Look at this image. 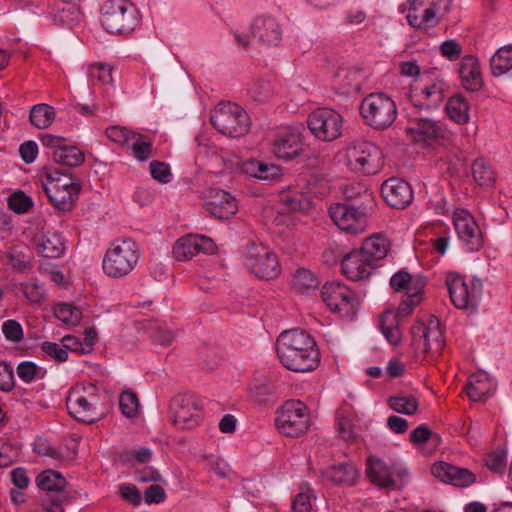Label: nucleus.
Returning a JSON list of instances; mask_svg holds the SVG:
<instances>
[{"instance_id":"obj_46","label":"nucleus","mask_w":512,"mask_h":512,"mask_svg":"<svg viewBox=\"0 0 512 512\" xmlns=\"http://www.w3.org/2000/svg\"><path fill=\"white\" fill-rule=\"evenodd\" d=\"M387 404L393 411L405 415H414L419 406L417 398L413 395L391 396Z\"/></svg>"},{"instance_id":"obj_21","label":"nucleus","mask_w":512,"mask_h":512,"mask_svg":"<svg viewBox=\"0 0 512 512\" xmlns=\"http://www.w3.org/2000/svg\"><path fill=\"white\" fill-rule=\"evenodd\" d=\"M376 270L370 260L358 249L345 253L342 259V273L352 281L368 278Z\"/></svg>"},{"instance_id":"obj_54","label":"nucleus","mask_w":512,"mask_h":512,"mask_svg":"<svg viewBox=\"0 0 512 512\" xmlns=\"http://www.w3.org/2000/svg\"><path fill=\"white\" fill-rule=\"evenodd\" d=\"M16 289L31 303H40L44 299L43 289L36 283L23 282L17 285Z\"/></svg>"},{"instance_id":"obj_27","label":"nucleus","mask_w":512,"mask_h":512,"mask_svg":"<svg viewBox=\"0 0 512 512\" xmlns=\"http://www.w3.org/2000/svg\"><path fill=\"white\" fill-rule=\"evenodd\" d=\"M50 15L55 24L72 25L80 20L79 5L72 0H55L50 7Z\"/></svg>"},{"instance_id":"obj_35","label":"nucleus","mask_w":512,"mask_h":512,"mask_svg":"<svg viewBox=\"0 0 512 512\" xmlns=\"http://www.w3.org/2000/svg\"><path fill=\"white\" fill-rule=\"evenodd\" d=\"M324 476L334 485L352 486L355 484L358 472L353 464L340 463L337 465H332L330 468L325 470Z\"/></svg>"},{"instance_id":"obj_53","label":"nucleus","mask_w":512,"mask_h":512,"mask_svg":"<svg viewBox=\"0 0 512 512\" xmlns=\"http://www.w3.org/2000/svg\"><path fill=\"white\" fill-rule=\"evenodd\" d=\"M9 208L18 213L23 214L29 211L33 206V201L30 196L26 195L23 191L14 192L8 200Z\"/></svg>"},{"instance_id":"obj_9","label":"nucleus","mask_w":512,"mask_h":512,"mask_svg":"<svg viewBox=\"0 0 512 512\" xmlns=\"http://www.w3.org/2000/svg\"><path fill=\"white\" fill-rule=\"evenodd\" d=\"M414 290L417 291L410 295H405L396 311L386 310L381 315L379 323L381 332L388 342L394 346L398 345L402 340L401 321L409 316L423 299L424 293H420V287H414Z\"/></svg>"},{"instance_id":"obj_14","label":"nucleus","mask_w":512,"mask_h":512,"mask_svg":"<svg viewBox=\"0 0 512 512\" xmlns=\"http://www.w3.org/2000/svg\"><path fill=\"white\" fill-rule=\"evenodd\" d=\"M173 424L180 429H193L201 420L202 404L192 394H177L169 405Z\"/></svg>"},{"instance_id":"obj_16","label":"nucleus","mask_w":512,"mask_h":512,"mask_svg":"<svg viewBox=\"0 0 512 512\" xmlns=\"http://www.w3.org/2000/svg\"><path fill=\"white\" fill-rule=\"evenodd\" d=\"M453 224L459 239L471 252L479 251L484 244L482 232L474 217L463 208L453 212Z\"/></svg>"},{"instance_id":"obj_63","label":"nucleus","mask_w":512,"mask_h":512,"mask_svg":"<svg viewBox=\"0 0 512 512\" xmlns=\"http://www.w3.org/2000/svg\"><path fill=\"white\" fill-rule=\"evenodd\" d=\"M166 498L165 490L158 484H152L144 491V501L148 505L163 503Z\"/></svg>"},{"instance_id":"obj_41","label":"nucleus","mask_w":512,"mask_h":512,"mask_svg":"<svg viewBox=\"0 0 512 512\" xmlns=\"http://www.w3.org/2000/svg\"><path fill=\"white\" fill-rule=\"evenodd\" d=\"M36 483L41 490L58 493H62L67 485L63 475L51 469L42 471L36 477Z\"/></svg>"},{"instance_id":"obj_42","label":"nucleus","mask_w":512,"mask_h":512,"mask_svg":"<svg viewBox=\"0 0 512 512\" xmlns=\"http://www.w3.org/2000/svg\"><path fill=\"white\" fill-rule=\"evenodd\" d=\"M319 284L317 275L309 269L298 268L293 275L292 285L298 292L311 294L317 290Z\"/></svg>"},{"instance_id":"obj_7","label":"nucleus","mask_w":512,"mask_h":512,"mask_svg":"<svg viewBox=\"0 0 512 512\" xmlns=\"http://www.w3.org/2000/svg\"><path fill=\"white\" fill-rule=\"evenodd\" d=\"M360 114L371 128H389L396 120L397 109L386 94L371 93L362 100Z\"/></svg>"},{"instance_id":"obj_6","label":"nucleus","mask_w":512,"mask_h":512,"mask_svg":"<svg viewBox=\"0 0 512 512\" xmlns=\"http://www.w3.org/2000/svg\"><path fill=\"white\" fill-rule=\"evenodd\" d=\"M451 6L452 0H413L406 19L412 28L428 32L442 22Z\"/></svg>"},{"instance_id":"obj_50","label":"nucleus","mask_w":512,"mask_h":512,"mask_svg":"<svg viewBox=\"0 0 512 512\" xmlns=\"http://www.w3.org/2000/svg\"><path fill=\"white\" fill-rule=\"evenodd\" d=\"M54 315L57 319L68 325H77L82 319L79 308L69 303H59L55 306Z\"/></svg>"},{"instance_id":"obj_5","label":"nucleus","mask_w":512,"mask_h":512,"mask_svg":"<svg viewBox=\"0 0 512 512\" xmlns=\"http://www.w3.org/2000/svg\"><path fill=\"white\" fill-rule=\"evenodd\" d=\"M101 23L111 34H126L139 23L138 10L129 0H107L101 8Z\"/></svg>"},{"instance_id":"obj_3","label":"nucleus","mask_w":512,"mask_h":512,"mask_svg":"<svg viewBox=\"0 0 512 512\" xmlns=\"http://www.w3.org/2000/svg\"><path fill=\"white\" fill-rule=\"evenodd\" d=\"M140 258V248L132 238H117L113 240L105 252L102 269L105 275L112 279L128 276L137 266Z\"/></svg>"},{"instance_id":"obj_47","label":"nucleus","mask_w":512,"mask_h":512,"mask_svg":"<svg viewBox=\"0 0 512 512\" xmlns=\"http://www.w3.org/2000/svg\"><path fill=\"white\" fill-rule=\"evenodd\" d=\"M18 377L25 383H32L41 380L46 376L47 371L32 361H22L16 368Z\"/></svg>"},{"instance_id":"obj_24","label":"nucleus","mask_w":512,"mask_h":512,"mask_svg":"<svg viewBox=\"0 0 512 512\" xmlns=\"http://www.w3.org/2000/svg\"><path fill=\"white\" fill-rule=\"evenodd\" d=\"M390 249V241L381 234H374L367 237L358 250L365 255L377 269L382 266V261Z\"/></svg>"},{"instance_id":"obj_59","label":"nucleus","mask_w":512,"mask_h":512,"mask_svg":"<svg viewBox=\"0 0 512 512\" xmlns=\"http://www.w3.org/2000/svg\"><path fill=\"white\" fill-rule=\"evenodd\" d=\"M2 332L8 341L19 342L24 338L21 324L14 319H9L3 323Z\"/></svg>"},{"instance_id":"obj_32","label":"nucleus","mask_w":512,"mask_h":512,"mask_svg":"<svg viewBox=\"0 0 512 512\" xmlns=\"http://www.w3.org/2000/svg\"><path fill=\"white\" fill-rule=\"evenodd\" d=\"M37 252L45 258H58L62 255L65 246L57 232L47 231L37 238Z\"/></svg>"},{"instance_id":"obj_15","label":"nucleus","mask_w":512,"mask_h":512,"mask_svg":"<svg viewBox=\"0 0 512 512\" xmlns=\"http://www.w3.org/2000/svg\"><path fill=\"white\" fill-rule=\"evenodd\" d=\"M210 123L213 128H249L252 123L248 113L237 103L219 102L210 112Z\"/></svg>"},{"instance_id":"obj_33","label":"nucleus","mask_w":512,"mask_h":512,"mask_svg":"<svg viewBox=\"0 0 512 512\" xmlns=\"http://www.w3.org/2000/svg\"><path fill=\"white\" fill-rule=\"evenodd\" d=\"M445 345L443 332L440 328V321L437 317L431 316L427 323L423 352L439 354Z\"/></svg>"},{"instance_id":"obj_20","label":"nucleus","mask_w":512,"mask_h":512,"mask_svg":"<svg viewBox=\"0 0 512 512\" xmlns=\"http://www.w3.org/2000/svg\"><path fill=\"white\" fill-rule=\"evenodd\" d=\"M205 209L213 217L219 220L229 219L238 211L236 199L227 191L211 189L208 200L205 202Z\"/></svg>"},{"instance_id":"obj_8","label":"nucleus","mask_w":512,"mask_h":512,"mask_svg":"<svg viewBox=\"0 0 512 512\" xmlns=\"http://www.w3.org/2000/svg\"><path fill=\"white\" fill-rule=\"evenodd\" d=\"M243 259L245 267L261 280H274L281 272L276 254L262 243H248Z\"/></svg>"},{"instance_id":"obj_58","label":"nucleus","mask_w":512,"mask_h":512,"mask_svg":"<svg viewBox=\"0 0 512 512\" xmlns=\"http://www.w3.org/2000/svg\"><path fill=\"white\" fill-rule=\"evenodd\" d=\"M56 173L61 174L63 178H53L50 176L51 180L49 184H58L60 189L67 190L69 192H72V187H77V195L79 194L81 190V183L77 177H73L72 175L69 176L64 169H60L59 171H56Z\"/></svg>"},{"instance_id":"obj_60","label":"nucleus","mask_w":512,"mask_h":512,"mask_svg":"<svg viewBox=\"0 0 512 512\" xmlns=\"http://www.w3.org/2000/svg\"><path fill=\"white\" fill-rule=\"evenodd\" d=\"M316 498L313 490L307 489L306 491L298 493L293 502L292 509L294 512H310L312 510L311 499Z\"/></svg>"},{"instance_id":"obj_22","label":"nucleus","mask_w":512,"mask_h":512,"mask_svg":"<svg viewBox=\"0 0 512 512\" xmlns=\"http://www.w3.org/2000/svg\"><path fill=\"white\" fill-rule=\"evenodd\" d=\"M304 152V143L299 130H291L274 140V155L285 161L300 157Z\"/></svg>"},{"instance_id":"obj_56","label":"nucleus","mask_w":512,"mask_h":512,"mask_svg":"<svg viewBox=\"0 0 512 512\" xmlns=\"http://www.w3.org/2000/svg\"><path fill=\"white\" fill-rule=\"evenodd\" d=\"M70 346L68 344H65L63 346H60L57 343L54 342H43L41 345V350L48 355L49 357L53 358L54 360L58 362H65L68 359V348Z\"/></svg>"},{"instance_id":"obj_55","label":"nucleus","mask_w":512,"mask_h":512,"mask_svg":"<svg viewBox=\"0 0 512 512\" xmlns=\"http://www.w3.org/2000/svg\"><path fill=\"white\" fill-rule=\"evenodd\" d=\"M486 467L493 472L503 473L506 467V451L497 449L489 453L485 460Z\"/></svg>"},{"instance_id":"obj_62","label":"nucleus","mask_w":512,"mask_h":512,"mask_svg":"<svg viewBox=\"0 0 512 512\" xmlns=\"http://www.w3.org/2000/svg\"><path fill=\"white\" fill-rule=\"evenodd\" d=\"M14 386L13 368L5 361H0V390L10 392Z\"/></svg>"},{"instance_id":"obj_57","label":"nucleus","mask_w":512,"mask_h":512,"mask_svg":"<svg viewBox=\"0 0 512 512\" xmlns=\"http://www.w3.org/2000/svg\"><path fill=\"white\" fill-rule=\"evenodd\" d=\"M465 392L470 400L480 401L487 393V385L477 377L472 376L465 386Z\"/></svg>"},{"instance_id":"obj_26","label":"nucleus","mask_w":512,"mask_h":512,"mask_svg":"<svg viewBox=\"0 0 512 512\" xmlns=\"http://www.w3.org/2000/svg\"><path fill=\"white\" fill-rule=\"evenodd\" d=\"M241 169L245 174L264 181H278L283 176L282 168L279 165L255 159L244 161Z\"/></svg>"},{"instance_id":"obj_51","label":"nucleus","mask_w":512,"mask_h":512,"mask_svg":"<svg viewBox=\"0 0 512 512\" xmlns=\"http://www.w3.org/2000/svg\"><path fill=\"white\" fill-rule=\"evenodd\" d=\"M139 402L137 395L130 391L122 392L119 398V408L123 415L133 418L138 413Z\"/></svg>"},{"instance_id":"obj_17","label":"nucleus","mask_w":512,"mask_h":512,"mask_svg":"<svg viewBox=\"0 0 512 512\" xmlns=\"http://www.w3.org/2000/svg\"><path fill=\"white\" fill-rule=\"evenodd\" d=\"M214 242L209 237L198 234H187L179 238L173 246V256L178 261H187L199 253H211Z\"/></svg>"},{"instance_id":"obj_40","label":"nucleus","mask_w":512,"mask_h":512,"mask_svg":"<svg viewBox=\"0 0 512 512\" xmlns=\"http://www.w3.org/2000/svg\"><path fill=\"white\" fill-rule=\"evenodd\" d=\"M511 66L512 44L499 48L490 59V70L495 77L511 72Z\"/></svg>"},{"instance_id":"obj_10","label":"nucleus","mask_w":512,"mask_h":512,"mask_svg":"<svg viewBox=\"0 0 512 512\" xmlns=\"http://www.w3.org/2000/svg\"><path fill=\"white\" fill-rule=\"evenodd\" d=\"M446 286L451 302L457 309L469 313L477 311L483 292V284L479 278L474 277L467 283L460 274L453 273L447 276Z\"/></svg>"},{"instance_id":"obj_38","label":"nucleus","mask_w":512,"mask_h":512,"mask_svg":"<svg viewBox=\"0 0 512 512\" xmlns=\"http://www.w3.org/2000/svg\"><path fill=\"white\" fill-rule=\"evenodd\" d=\"M274 391L275 387L267 377H254L249 385V398L258 405H265Z\"/></svg>"},{"instance_id":"obj_28","label":"nucleus","mask_w":512,"mask_h":512,"mask_svg":"<svg viewBox=\"0 0 512 512\" xmlns=\"http://www.w3.org/2000/svg\"><path fill=\"white\" fill-rule=\"evenodd\" d=\"M366 474L369 480L380 488L387 489L395 485L390 469L376 457H368Z\"/></svg>"},{"instance_id":"obj_1","label":"nucleus","mask_w":512,"mask_h":512,"mask_svg":"<svg viewBox=\"0 0 512 512\" xmlns=\"http://www.w3.org/2000/svg\"><path fill=\"white\" fill-rule=\"evenodd\" d=\"M345 202L333 203L328 213L333 223L342 231L359 235L367 231L375 213L373 192L362 184H350L344 189Z\"/></svg>"},{"instance_id":"obj_18","label":"nucleus","mask_w":512,"mask_h":512,"mask_svg":"<svg viewBox=\"0 0 512 512\" xmlns=\"http://www.w3.org/2000/svg\"><path fill=\"white\" fill-rule=\"evenodd\" d=\"M381 193L387 205L395 209H404L413 200V191L410 184L396 177L383 182Z\"/></svg>"},{"instance_id":"obj_11","label":"nucleus","mask_w":512,"mask_h":512,"mask_svg":"<svg viewBox=\"0 0 512 512\" xmlns=\"http://www.w3.org/2000/svg\"><path fill=\"white\" fill-rule=\"evenodd\" d=\"M97 388L93 384L77 386L71 389L66 399V407L69 414L78 422L93 424L100 419L97 412L99 397Z\"/></svg>"},{"instance_id":"obj_61","label":"nucleus","mask_w":512,"mask_h":512,"mask_svg":"<svg viewBox=\"0 0 512 512\" xmlns=\"http://www.w3.org/2000/svg\"><path fill=\"white\" fill-rule=\"evenodd\" d=\"M149 167L154 180L164 184L170 182L171 170L168 164L154 160Z\"/></svg>"},{"instance_id":"obj_34","label":"nucleus","mask_w":512,"mask_h":512,"mask_svg":"<svg viewBox=\"0 0 512 512\" xmlns=\"http://www.w3.org/2000/svg\"><path fill=\"white\" fill-rule=\"evenodd\" d=\"M50 203L60 211H70L77 198V187H72V192L62 190L58 184H48L44 187Z\"/></svg>"},{"instance_id":"obj_19","label":"nucleus","mask_w":512,"mask_h":512,"mask_svg":"<svg viewBox=\"0 0 512 512\" xmlns=\"http://www.w3.org/2000/svg\"><path fill=\"white\" fill-rule=\"evenodd\" d=\"M432 475L444 483L456 487H468L475 483V474L467 468L454 466L446 462H436L431 466Z\"/></svg>"},{"instance_id":"obj_36","label":"nucleus","mask_w":512,"mask_h":512,"mask_svg":"<svg viewBox=\"0 0 512 512\" xmlns=\"http://www.w3.org/2000/svg\"><path fill=\"white\" fill-rule=\"evenodd\" d=\"M445 130H406L407 140L423 148L437 149L444 145Z\"/></svg>"},{"instance_id":"obj_64","label":"nucleus","mask_w":512,"mask_h":512,"mask_svg":"<svg viewBox=\"0 0 512 512\" xmlns=\"http://www.w3.org/2000/svg\"><path fill=\"white\" fill-rule=\"evenodd\" d=\"M68 498L62 493L56 496H47L42 500L41 506L46 512H64L63 503Z\"/></svg>"},{"instance_id":"obj_13","label":"nucleus","mask_w":512,"mask_h":512,"mask_svg":"<svg viewBox=\"0 0 512 512\" xmlns=\"http://www.w3.org/2000/svg\"><path fill=\"white\" fill-rule=\"evenodd\" d=\"M321 297L333 313L347 320L356 316L359 301L355 292L340 282H327L321 289Z\"/></svg>"},{"instance_id":"obj_25","label":"nucleus","mask_w":512,"mask_h":512,"mask_svg":"<svg viewBox=\"0 0 512 512\" xmlns=\"http://www.w3.org/2000/svg\"><path fill=\"white\" fill-rule=\"evenodd\" d=\"M459 74L462 86L471 92L479 91L483 79L478 59L473 55H465L460 62Z\"/></svg>"},{"instance_id":"obj_52","label":"nucleus","mask_w":512,"mask_h":512,"mask_svg":"<svg viewBox=\"0 0 512 512\" xmlns=\"http://www.w3.org/2000/svg\"><path fill=\"white\" fill-rule=\"evenodd\" d=\"M112 67L108 64L93 63L88 68V76L91 81H98L102 84H109L113 81Z\"/></svg>"},{"instance_id":"obj_29","label":"nucleus","mask_w":512,"mask_h":512,"mask_svg":"<svg viewBox=\"0 0 512 512\" xmlns=\"http://www.w3.org/2000/svg\"><path fill=\"white\" fill-rule=\"evenodd\" d=\"M308 128H342L343 116L331 108H318L307 119Z\"/></svg>"},{"instance_id":"obj_39","label":"nucleus","mask_w":512,"mask_h":512,"mask_svg":"<svg viewBox=\"0 0 512 512\" xmlns=\"http://www.w3.org/2000/svg\"><path fill=\"white\" fill-rule=\"evenodd\" d=\"M280 200L291 211L306 212L311 207V200L305 193L291 190L290 187L281 191Z\"/></svg>"},{"instance_id":"obj_43","label":"nucleus","mask_w":512,"mask_h":512,"mask_svg":"<svg viewBox=\"0 0 512 512\" xmlns=\"http://www.w3.org/2000/svg\"><path fill=\"white\" fill-rule=\"evenodd\" d=\"M55 109L45 103L34 105L29 114L30 123L34 128H49L55 120Z\"/></svg>"},{"instance_id":"obj_30","label":"nucleus","mask_w":512,"mask_h":512,"mask_svg":"<svg viewBox=\"0 0 512 512\" xmlns=\"http://www.w3.org/2000/svg\"><path fill=\"white\" fill-rule=\"evenodd\" d=\"M360 70L353 67H339L334 73V88L341 94H350L360 89Z\"/></svg>"},{"instance_id":"obj_4","label":"nucleus","mask_w":512,"mask_h":512,"mask_svg":"<svg viewBox=\"0 0 512 512\" xmlns=\"http://www.w3.org/2000/svg\"><path fill=\"white\" fill-rule=\"evenodd\" d=\"M348 169L356 174L376 175L384 167V155L380 147L370 141L354 142L346 148Z\"/></svg>"},{"instance_id":"obj_37","label":"nucleus","mask_w":512,"mask_h":512,"mask_svg":"<svg viewBox=\"0 0 512 512\" xmlns=\"http://www.w3.org/2000/svg\"><path fill=\"white\" fill-rule=\"evenodd\" d=\"M53 159L56 163L63 166L65 171L70 168L80 166L84 160V153L75 145L65 143L60 149L53 151Z\"/></svg>"},{"instance_id":"obj_23","label":"nucleus","mask_w":512,"mask_h":512,"mask_svg":"<svg viewBox=\"0 0 512 512\" xmlns=\"http://www.w3.org/2000/svg\"><path fill=\"white\" fill-rule=\"evenodd\" d=\"M251 33L262 45L277 46L282 40L278 22L270 16H259L251 24Z\"/></svg>"},{"instance_id":"obj_45","label":"nucleus","mask_w":512,"mask_h":512,"mask_svg":"<svg viewBox=\"0 0 512 512\" xmlns=\"http://www.w3.org/2000/svg\"><path fill=\"white\" fill-rule=\"evenodd\" d=\"M446 112L449 118L459 125L465 124L468 120V104L460 95L449 98Z\"/></svg>"},{"instance_id":"obj_49","label":"nucleus","mask_w":512,"mask_h":512,"mask_svg":"<svg viewBox=\"0 0 512 512\" xmlns=\"http://www.w3.org/2000/svg\"><path fill=\"white\" fill-rule=\"evenodd\" d=\"M422 95L424 99L427 101V103L418 105L415 104L417 107H423L431 108V107H437L439 106L443 100H444V83L442 81H437L432 83L429 86H426L422 89Z\"/></svg>"},{"instance_id":"obj_48","label":"nucleus","mask_w":512,"mask_h":512,"mask_svg":"<svg viewBox=\"0 0 512 512\" xmlns=\"http://www.w3.org/2000/svg\"><path fill=\"white\" fill-rule=\"evenodd\" d=\"M247 93L252 101L257 103H265L272 98L274 94V88L270 81L258 80L249 86Z\"/></svg>"},{"instance_id":"obj_31","label":"nucleus","mask_w":512,"mask_h":512,"mask_svg":"<svg viewBox=\"0 0 512 512\" xmlns=\"http://www.w3.org/2000/svg\"><path fill=\"white\" fill-rule=\"evenodd\" d=\"M426 281L422 277H413L405 269H401L390 278V287L395 292H403L405 295H410L417 290L414 287H420V293H424Z\"/></svg>"},{"instance_id":"obj_2","label":"nucleus","mask_w":512,"mask_h":512,"mask_svg":"<svg viewBox=\"0 0 512 512\" xmlns=\"http://www.w3.org/2000/svg\"><path fill=\"white\" fill-rule=\"evenodd\" d=\"M276 351L281 364L296 373L314 371L321 360L315 339L299 328L283 331L277 338Z\"/></svg>"},{"instance_id":"obj_44","label":"nucleus","mask_w":512,"mask_h":512,"mask_svg":"<svg viewBox=\"0 0 512 512\" xmlns=\"http://www.w3.org/2000/svg\"><path fill=\"white\" fill-rule=\"evenodd\" d=\"M472 176L475 182L482 187L491 186L496 180L494 171L483 158H478L473 161Z\"/></svg>"},{"instance_id":"obj_12","label":"nucleus","mask_w":512,"mask_h":512,"mask_svg":"<svg viewBox=\"0 0 512 512\" xmlns=\"http://www.w3.org/2000/svg\"><path fill=\"white\" fill-rule=\"evenodd\" d=\"M275 425L287 437H299L310 425L308 408L300 400L286 401L276 413Z\"/></svg>"}]
</instances>
